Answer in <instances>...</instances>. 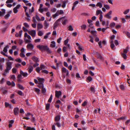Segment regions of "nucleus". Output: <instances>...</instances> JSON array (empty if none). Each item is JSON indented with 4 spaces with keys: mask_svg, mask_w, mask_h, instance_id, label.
I'll return each mask as SVG.
<instances>
[{
    "mask_svg": "<svg viewBox=\"0 0 130 130\" xmlns=\"http://www.w3.org/2000/svg\"><path fill=\"white\" fill-rule=\"evenodd\" d=\"M15 61L19 62H21L22 60L20 58H17L15 59Z\"/></svg>",
    "mask_w": 130,
    "mask_h": 130,
    "instance_id": "338daca9",
    "label": "nucleus"
},
{
    "mask_svg": "<svg viewBox=\"0 0 130 130\" xmlns=\"http://www.w3.org/2000/svg\"><path fill=\"white\" fill-rule=\"evenodd\" d=\"M81 28L82 29L85 30L86 27V26L85 24H84L81 26Z\"/></svg>",
    "mask_w": 130,
    "mask_h": 130,
    "instance_id": "c85d7f7f",
    "label": "nucleus"
},
{
    "mask_svg": "<svg viewBox=\"0 0 130 130\" xmlns=\"http://www.w3.org/2000/svg\"><path fill=\"white\" fill-rule=\"evenodd\" d=\"M43 27V25L40 23H38L37 24V27L38 29L42 28Z\"/></svg>",
    "mask_w": 130,
    "mask_h": 130,
    "instance_id": "b1692460",
    "label": "nucleus"
},
{
    "mask_svg": "<svg viewBox=\"0 0 130 130\" xmlns=\"http://www.w3.org/2000/svg\"><path fill=\"white\" fill-rule=\"evenodd\" d=\"M64 17L61 18L57 20L54 24L53 29L54 30L59 25V21L61 20Z\"/></svg>",
    "mask_w": 130,
    "mask_h": 130,
    "instance_id": "7ed1b4c3",
    "label": "nucleus"
},
{
    "mask_svg": "<svg viewBox=\"0 0 130 130\" xmlns=\"http://www.w3.org/2000/svg\"><path fill=\"white\" fill-rule=\"evenodd\" d=\"M68 30L69 31H72L73 30V29L71 25L69 26V27Z\"/></svg>",
    "mask_w": 130,
    "mask_h": 130,
    "instance_id": "ea45409f",
    "label": "nucleus"
},
{
    "mask_svg": "<svg viewBox=\"0 0 130 130\" xmlns=\"http://www.w3.org/2000/svg\"><path fill=\"white\" fill-rule=\"evenodd\" d=\"M96 6L97 7H99L100 8H101L102 7V4L101 3L99 2L97 3Z\"/></svg>",
    "mask_w": 130,
    "mask_h": 130,
    "instance_id": "393cba45",
    "label": "nucleus"
},
{
    "mask_svg": "<svg viewBox=\"0 0 130 130\" xmlns=\"http://www.w3.org/2000/svg\"><path fill=\"white\" fill-rule=\"evenodd\" d=\"M68 70H67L65 68L63 67L62 69V73H66Z\"/></svg>",
    "mask_w": 130,
    "mask_h": 130,
    "instance_id": "aec40b11",
    "label": "nucleus"
},
{
    "mask_svg": "<svg viewBox=\"0 0 130 130\" xmlns=\"http://www.w3.org/2000/svg\"><path fill=\"white\" fill-rule=\"evenodd\" d=\"M23 25L26 28H28L29 27V26L27 23H24L23 24Z\"/></svg>",
    "mask_w": 130,
    "mask_h": 130,
    "instance_id": "6e6d98bb",
    "label": "nucleus"
},
{
    "mask_svg": "<svg viewBox=\"0 0 130 130\" xmlns=\"http://www.w3.org/2000/svg\"><path fill=\"white\" fill-rule=\"evenodd\" d=\"M9 47L8 45H7L5 47H4L3 50V51L5 53L7 52V48H8Z\"/></svg>",
    "mask_w": 130,
    "mask_h": 130,
    "instance_id": "4be33fe9",
    "label": "nucleus"
},
{
    "mask_svg": "<svg viewBox=\"0 0 130 130\" xmlns=\"http://www.w3.org/2000/svg\"><path fill=\"white\" fill-rule=\"evenodd\" d=\"M44 29H46L47 28V27L49 25V24L48 23H47L46 21L45 20L44 22Z\"/></svg>",
    "mask_w": 130,
    "mask_h": 130,
    "instance_id": "2eb2a0df",
    "label": "nucleus"
},
{
    "mask_svg": "<svg viewBox=\"0 0 130 130\" xmlns=\"http://www.w3.org/2000/svg\"><path fill=\"white\" fill-rule=\"evenodd\" d=\"M15 66L17 68H19L21 66V65L19 63H17L15 65Z\"/></svg>",
    "mask_w": 130,
    "mask_h": 130,
    "instance_id": "bf43d9fd",
    "label": "nucleus"
},
{
    "mask_svg": "<svg viewBox=\"0 0 130 130\" xmlns=\"http://www.w3.org/2000/svg\"><path fill=\"white\" fill-rule=\"evenodd\" d=\"M28 33L32 37H35L36 34V32L35 30H32L28 31Z\"/></svg>",
    "mask_w": 130,
    "mask_h": 130,
    "instance_id": "20e7f679",
    "label": "nucleus"
},
{
    "mask_svg": "<svg viewBox=\"0 0 130 130\" xmlns=\"http://www.w3.org/2000/svg\"><path fill=\"white\" fill-rule=\"evenodd\" d=\"M53 98V95L52 94H51L50 96V98L48 100V102H51L52 101V99Z\"/></svg>",
    "mask_w": 130,
    "mask_h": 130,
    "instance_id": "58836bf2",
    "label": "nucleus"
},
{
    "mask_svg": "<svg viewBox=\"0 0 130 130\" xmlns=\"http://www.w3.org/2000/svg\"><path fill=\"white\" fill-rule=\"evenodd\" d=\"M13 12L14 13H16L18 12L17 9L16 8L14 7L13 9Z\"/></svg>",
    "mask_w": 130,
    "mask_h": 130,
    "instance_id": "de8ad7c7",
    "label": "nucleus"
},
{
    "mask_svg": "<svg viewBox=\"0 0 130 130\" xmlns=\"http://www.w3.org/2000/svg\"><path fill=\"white\" fill-rule=\"evenodd\" d=\"M12 62H7L6 63V69L5 70L6 73H9V71L12 68Z\"/></svg>",
    "mask_w": 130,
    "mask_h": 130,
    "instance_id": "f03ea898",
    "label": "nucleus"
},
{
    "mask_svg": "<svg viewBox=\"0 0 130 130\" xmlns=\"http://www.w3.org/2000/svg\"><path fill=\"white\" fill-rule=\"evenodd\" d=\"M55 125L57 126L58 127H60L61 126V125L59 122H57L55 124Z\"/></svg>",
    "mask_w": 130,
    "mask_h": 130,
    "instance_id": "4d7b16f0",
    "label": "nucleus"
},
{
    "mask_svg": "<svg viewBox=\"0 0 130 130\" xmlns=\"http://www.w3.org/2000/svg\"><path fill=\"white\" fill-rule=\"evenodd\" d=\"M34 41L35 43L39 42L40 41V39H35V40Z\"/></svg>",
    "mask_w": 130,
    "mask_h": 130,
    "instance_id": "e2e57ef3",
    "label": "nucleus"
},
{
    "mask_svg": "<svg viewBox=\"0 0 130 130\" xmlns=\"http://www.w3.org/2000/svg\"><path fill=\"white\" fill-rule=\"evenodd\" d=\"M20 56L24 58V57L25 56L24 54L23 53H21L20 54Z\"/></svg>",
    "mask_w": 130,
    "mask_h": 130,
    "instance_id": "603ef678",
    "label": "nucleus"
},
{
    "mask_svg": "<svg viewBox=\"0 0 130 130\" xmlns=\"http://www.w3.org/2000/svg\"><path fill=\"white\" fill-rule=\"evenodd\" d=\"M5 81L4 78H2L1 80L0 81V84H3L4 83Z\"/></svg>",
    "mask_w": 130,
    "mask_h": 130,
    "instance_id": "e433bc0d",
    "label": "nucleus"
},
{
    "mask_svg": "<svg viewBox=\"0 0 130 130\" xmlns=\"http://www.w3.org/2000/svg\"><path fill=\"white\" fill-rule=\"evenodd\" d=\"M115 23L114 22L111 23L110 25V26L111 27H113L115 26Z\"/></svg>",
    "mask_w": 130,
    "mask_h": 130,
    "instance_id": "79ce46f5",
    "label": "nucleus"
},
{
    "mask_svg": "<svg viewBox=\"0 0 130 130\" xmlns=\"http://www.w3.org/2000/svg\"><path fill=\"white\" fill-rule=\"evenodd\" d=\"M105 17L108 19H110L111 18V17L109 15H108V14L106 15H105Z\"/></svg>",
    "mask_w": 130,
    "mask_h": 130,
    "instance_id": "774afa93",
    "label": "nucleus"
},
{
    "mask_svg": "<svg viewBox=\"0 0 130 130\" xmlns=\"http://www.w3.org/2000/svg\"><path fill=\"white\" fill-rule=\"evenodd\" d=\"M11 78L13 80L15 81L16 80V78L14 75H12L11 76Z\"/></svg>",
    "mask_w": 130,
    "mask_h": 130,
    "instance_id": "72a5a7b5",
    "label": "nucleus"
},
{
    "mask_svg": "<svg viewBox=\"0 0 130 130\" xmlns=\"http://www.w3.org/2000/svg\"><path fill=\"white\" fill-rule=\"evenodd\" d=\"M50 104L49 103L47 104L46 105V110H48L50 107Z\"/></svg>",
    "mask_w": 130,
    "mask_h": 130,
    "instance_id": "f704fd0d",
    "label": "nucleus"
},
{
    "mask_svg": "<svg viewBox=\"0 0 130 130\" xmlns=\"http://www.w3.org/2000/svg\"><path fill=\"white\" fill-rule=\"evenodd\" d=\"M26 47L28 49L32 50L34 48V45L31 43H29L27 44Z\"/></svg>",
    "mask_w": 130,
    "mask_h": 130,
    "instance_id": "0eeeda50",
    "label": "nucleus"
},
{
    "mask_svg": "<svg viewBox=\"0 0 130 130\" xmlns=\"http://www.w3.org/2000/svg\"><path fill=\"white\" fill-rule=\"evenodd\" d=\"M12 71L13 73H15L17 72V70L15 68H13L12 69Z\"/></svg>",
    "mask_w": 130,
    "mask_h": 130,
    "instance_id": "a19ab883",
    "label": "nucleus"
},
{
    "mask_svg": "<svg viewBox=\"0 0 130 130\" xmlns=\"http://www.w3.org/2000/svg\"><path fill=\"white\" fill-rule=\"evenodd\" d=\"M37 78L38 80V81L39 82V84L42 85V86L43 85L42 83L43 82L44 79L43 78H40L39 77H37Z\"/></svg>",
    "mask_w": 130,
    "mask_h": 130,
    "instance_id": "9d476101",
    "label": "nucleus"
},
{
    "mask_svg": "<svg viewBox=\"0 0 130 130\" xmlns=\"http://www.w3.org/2000/svg\"><path fill=\"white\" fill-rule=\"evenodd\" d=\"M40 91V90L38 88H35V91L37 92L38 94L39 93Z\"/></svg>",
    "mask_w": 130,
    "mask_h": 130,
    "instance_id": "5fc2aeb1",
    "label": "nucleus"
},
{
    "mask_svg": "<svg viewBox=\"0 0 130 130\" xmlns=\"http://www.w3.org/2000/svg\"><path fill=\"white\" fill-rule=\"evenodd\" d=\"M87 101H85L82 104V106H85L87 104Z\"/></svg>",
    "mask_w": 130,
    "mask_h": 130,
    "instance_id": "c03bdc74",
    "label": "nucleus"
},
{
    "mask_svg": "<svg viewBox=\"0 0 130 130\" xmlns=\"http://www.w3.org/2000/svg\"><path fill=\"white\" fill-rule=\"evenodd\" d=\"M129 9H127L125 11H124L123 12V13L125 14H126L128 13L129 11Z\"/></svg>",
    "mask_w": 130,
    "mask_h": 130,
    "instance_id": "13d9d810",
    "label": "nucleus"
},
{
    "mask_svg": "<svg viewBox=\"0 0 130 130\" xmlns=\"http://www.w3.org/2000/svg\"><path fill=\"white\" fill-rule=\"evenodd\" d=\"M20 74L24 77H27L28 74L27 73L24 72L22 71L21 70L20 72Z\"/></svg>",
    "mask_w": 130,
    "mask_h": 130,
    "instance_id": "1a4fd4ad",
    "label": "nucleus"
},
{
    "mask_svg": "<svg viewBox=\"0 0 130 130\" xmlns=\"http://www.w3.org/2000/svg\"><path fill=\"white\" fill-rule=\"evenodd\" d=\"M95 54L96 55V57H97V58L99 59L100 60L103 59V57L101 55V54L99 53L96 52L95 53Z\"/></svg>",
    "mask_w": 130,
    "mask_h": 130,
    "instance_id": "6e6552de",
    "label": "nucleus"
},
{
    "mask_svg": "<svg viewBox=\"0 0 130 130\" xmlns=\"http://www.w3.org/2000/svg\"><path fill=\"white\" fill-rule=\"evenodd\" d=\"M102 12L100 10H98L96 11V15H98L100 14H102Z\"/></svg>",
    "mask_w": 130,
    "mask_h": 130,
    "instance_id": "412c9836",
    "label": "nucleus"
},
{
    "mask_svg": "<svg viewBox=\"0 0 130 130\" xmlns=\"http://www.w3.org/2000/svg\"><path fill=\"white\" fill-rule=\"evenodd\" d=\"M35 17L36 19L38 21H40L41 20V19L38 15H36Z\"/></svg>",
    "mask_w": 130,
    "mask_h": 130,
    "instance_id": "a18cd8bd",
    "label": "nucleus"
},
{
    "mask_svg": "<svg viewBox=\"0 0 130 130\" xmlns=\"http://www.w3.org/2000/svg\"><path fill=\"white\" fill-rule=\"evenodd\" d=\"M42 87V93L43 94H45L46 92V90L45 89L44 87V86L43 85H42L41 86Z\"/></svg>",
    "mask_w": 130,
    "mask_h": 130,
    "instance_id": "dca6fc26",
    "label": "nucleus"
},
{
    "mask_svg": "<svg viewBox=\"0 0 130 130\" xmlns=\"http://www.w3.org/2000/svg\"><path fill=\"white\" fill-rule=\"evenodd\" d=\"M51 46L53 47H54L55 46V42L54 41H52L51 42Z\"/></svg>",
    "mask_w": 130,
    "mask_h": 130,
    "instance_id": "5701e85b",
    "label": "nucleus"
},
{
    "mask_svg": "<svg viewBox=\"0 0 130 130\" xmlns=\"http://www.w3.org/2000/svg\"><path fill=\"white\" fill-rule=\"evenodd\" d=\"M12 12L11 11H10L8 12V13L6 14L4 17V18L6 19H8L9 17L10 16V14Z\"/></svg>",
    "mask_w": 130,
    "mask_h": 130,
    "instance_id": "f8f14e48",
    "label": "nucleus"
},
{
    "mask_svg": "<svg viewBox=\"0 0 130 130\" xmlns=\"http://www.w3.org/2000/svg\"><path fill=\"white\" fill-rule=\"evenodd\" d=\"M40 70H41L40 68H39V67H38L36 68V71L39 73H40Z\"/></svg>",
    "mask_w": 130,
    "mask_h": 130,
    "instance_id": "c756f323",
    "label": "nucleus"
},
{
    "mask_svg": "<svg viewBox=\"0 0 130 130\" xmlns=\"http://www.w3.org/2000/svg\"><path fill=\"white\" fill-rule=\"evenodd\" d=\"M122 56L125 59H126L127 56L126 54L123 53L122 54Z\"/></svg>",
    "mask_w": 130,
    "mask_h": 130,
    "instance_id": "473e14b6",
    "label": "nucleus"
},
{
    "mask_svg": "<svg viewBox=\"0 0 130 130\" xmlns=\"http://www.w3.org/2000/svg\"><path fill=\"white\" fill-rule=\"evenodd\" d=\"M37 47L42 52L46 51L48 54H51L52 52L51 50L47 45H38L37 46Z\"/></svg>",
    "mask_w": 130,
    "mask_h": 130,
    "instance_id": "f257e3e1",
    "label": "nucleus"
},
{
    "mask_svg": "<svg viewBox=\"0 0 130 130\" xmlns=\"http://www.w3.org/2000/svg\"><path fill=\"white\" fill-rule=\"evenodd\" d=\"M55 93V96L58 98H59V96L61 95L62 94L61 92L60 91H56Z\"/></svg>",
    "mask_w": 130,
    "mask_h": 130,
    "instance_id": "39448f33",
    "label": "nucleus"
},
{
    "mask_svg": "<svg viewBox=\"0 0 130 130\" xmlns=\"http://www.w3.org/2000/svg\"><path fill=\"white\" fill-rule=\"evenodd\" d=\"M28 69L29 72V73H31L33 70V67L32 66H30L28 68Z\"/></svg>",
    "mask_w": 130,
    "mask_h": 130,
    "instance_id": "a211bd4d",
    "label": "nucleus"
},
{
    "mask_svg": "<svg viewBox=\"0 0 130 130\" xmlns=\"http://www.w3.org/2000/svg\"><path fill=\"white\" fill-rule=\"evenodd\" d=\"M1 90L2 91L3 93L4 94H6L8 92L7 90H4L3 88H1Z\"/></svg>",
    "mask_w": 130,
    "mask_h": 130,
    "instance_id": "bb28decb",
    "label": "nucleus"
},
{
    "mask_svg": "<svg viewBox=\"0 0 130 130\" xmlns=\"http://www.w3.org/2000/svg\"><path fill=\"white\" fill-rule=\"evenodd\" d=\"M67 2V1H64L63 2L62 5L61 6L62 8H64L65 7L66 4V2Z\"/></svg>",
    "mask_w": 130,
    "mask_h": 130,
    "instance_id": "cd10ccee",
    "label": "nucleus"
},
{
    "mask_svg": "<svg viewBox=\"0 0 130 130\" xmlns=\"http://www.w3.org/2000/svg\"><path fill=\"white\" fill-rule=\"evenodd\" d=\"M26 130H36L34 128H31L30 127L28 126L26 129Z\"/></svg>",
    "mask_w": 130,
    "mask_h": 130,
    "instance_id": "a878e982",
    "label": "nucleus"
},
{
    "mask_svg": "<svg viewBox=\"0 0 130 130\" xmlns=\"http://www.w3.org/2000/svg\"><path fill=\"white\" fill-rule=\"evenodd\" d=\"M5 61V59L4 58H0V63L4 62Z\"/></svg>",
    "mask_w": 130,
    "mask_h": 130,
    "instance_id": "0e129e2a",
    "label": "nucleus"
},
{
    "mask_svg": "<svg viewBox=\"0 0 130 130\" xmlns=\"http://www.w3.org/2000/svg\"><path fill=\"white\" fill-rule=\"evenodd\" d=\"M31 59L34 61L36 62H39L38 58L35 56L32 57Z\"/></svg>",
    "mask_w": 130,
    "mask_h": 130,
    "instance_id": "9b49d317",
    "label": "nucleus"
},
{
    "mask_svg": "<svg viewBox=\"0 0 130 130\" xmlns=\"http://www.w3.org/2000/svg\"><path fill=\"white\" fill-rule=\"evenodd\" d=\"M91 33L92 34L94 37H96L97 36L96 35V31L95 30L91 31Z\"/></svg>",
    "mask_w": 130,
    "mask_h": 130,
    "instance_id": "f3484780",
    "label": "nucleus"
},
{
    "mask_svg": "<svg viewBox=\"0 0 130 130\" xmlns=\"http://www.w3.org/2000/svg\"><path fill=\"white\" fill-rule=\"evenodd\" d=\"M5 106L6 107H7L8 106H11V105L9 104L8 103L5 102Z\"/></svg>",
    "mask_w": 130,
    "mask_h": 130,
    "instance_id": "37998d69",
    "label": "nucleus"
},
{
    "mask_svg": "<svg viewBox=\"0 0 130 130\" xmlns=\"http://www.w3.org/2000/svg\"><path fill=\"white\" fill-rule=\"evenodd\" d=\"M69 39H67L64 41V44L65 45H66L68 42Z\"/></svg>",
    "mask_w": 130,
    "mask_h": 130,
    "instance_id": "680f3d73",
    "label": "nucleus"
},
{
    "mask_svg": "<svg viewBox=\"0 0 130 130\" xmlns=\"http://www.w3.org/2000/svg\"><path fill=\"white\" fill-rule=\"evenodd\" d=\"M60 115H57L55 118V120L56 122H58L60 120Z\"/></svg>",
    "mask_w": 130,
    "mask_h": 130,
    "instance_id": "ddd939ff",
    "label": "nucleus"
},
{
    "mask_svg": "<svg viewBox=\"0 0 130 130\" xmlns=\"http://www.w3.org/2000/svg\"><path fill=\"white\" fill-rule=\"evenodd\" d=\"M90 90L92 92H93L94 93L95 92L94 88L93 87H91L90 88Z\"/></svg>",
    "mask_w": 130,
    "mask_h": 130,
    "instance_id": "49530a36",
    "label": "nucleus"
},
{
    "mask_svg": "<svg viewBox=\"0 0 130 130\" xmlns=\"http://www.w3.org/2000/svg\"><path fill=\"white\" fill-rule=\"evenodd\" d=\"M41 70L44 69L46 68V67L43 64H41L40 66Z\"/></svg>",
    "mask_w": 130,
    "mask_h": 130,
    "instance_id": "7c9ffc66",
    "label": "nucleus"
},
{
    "mask_svg": "<svg viewBox=\"0 0 130 130\" xmlns=\"http://www.w3.org/2000/svg\"><path fill=\"white\" fill-rule=\"evenodd\" d=\"M17 93L19 94L21 96L23 94L22 92L20 90L18 91Z\"/></svg>",
    "mask_w": 130,
    "mask_h": 130,
    "instance_id": "3c124183",
    "label": "nucleus"
},
{
    "mask_svg": "<svg viewBox=\"0 0 130 130\" xmlns=\"http://www.w3.org/2000/svg\"><path fill=\"white\" fill-rule=\"evenodd\" d=\"M19 108L18 107L14 108L13 109L14 114L15 115H18L19 113Z\"/></svg>",
    "mask_w": 130,
    "mask_h": 130,
    "instance_id": "423d86ee",
    "label": "nucleus"
},
{
    "mask_svg": "<svg viewBox=\"0 0 130 130\" xmlns=\"http://www.w3.org/2000/svg\"><path fill=\"white\" fill-rule=\"evenodd\" d=\"M104 7L107 10L109 9H110V7L108 5H104Z\"/></svg>",
    "mask_w": 130,
    "mask_h": 130,
    "instance_id": "c9c22d12",
    "label": "nucleus"
},
{
    "mask_svg": "<svg viewBox=\"0 0 130 130\" xmlns=\"http://www.w3.org/2000/svg\"><path fill=\"white\" fill-rule=\"evenodd\" d=\"M7 29V27H6L4 28H3L2 29V31L3 33H4L6 31Z\"/></svg>",
    "mask_w": 130,
    "mask_h": 130,
    "instance_id": "8fccbe9b",
    "label": "nucleus"
},
{
    "mask_svg": "<svg viewBox=\"0 0 130 130\" xmlns=\"http://www.w3.org/2000/svg\"><path fill=\"white\" fill-rule=\"evenodd\" d=\"M120 88L122 90H124L125 89V87L123 85H121L120 86Z\"/></svg>",
    "mask_w": 130,
    "mask_h": 130,
    "instance_id": "2f4dec72",
    "label": "nucleus"
},
{
    "mask_svg": "<svg viewBox=\"0 0 130 130\" xmlns=\"http://www.w3.org/2000/svg\"><path fill=\"white\" fill-rule=\"evenodd\" d=\"M42 73H46V74H48V71L47 70H42Z\"/></svg>",
    "mask_w": 130,
    "mask_h": 130,
    "instance_id": "864d4df0",
    "label": "nucleus"
},
{
    "mask_svg": "<svg viewBox=\"0 0 130 130\" xmlns=\"http://www.w3.org/2000/svg\"><path fill=\"white\" fill-rule=\"evenodd\" d=\"M79 2L78 1H75L73 4V6L72 8V10L73 11L75 9V8L76 6L75 5L78 4Z\"/></svg>",
    "mask_w": 130,
    "mask_h": 130,
    "instance_id": "4468645a",
    "label": "nucleus"
},
{
    "mask_svg": "<svg viewBox=\"0 0 130 130\" xmlns=\"http://www.w3.org/2000/svg\"><path fill=\"white\" fill-rule=\"evenodd\" d=\"M99 21H97L96 22V26L97 27H100V26L99 25Z\"/></svg>",
    "mask_w": 130,
    "mask_h": 130,
    "instance_id": "69168bd1",
    "label": "nucleus"
},
{
    "mask_svg": "<svg viewBox=\"0 0 130 130\" xmlns=\"http://www.w3.org/2000/svg\"><path fill=\"white\" fill-rule=\"evenodd\" d=\"M18 86L19 88L21 90H24V88L23 87V86L19 84H18Z\"/></svg>",
    "mask_w": 130,
    "mask_h": 130,
    "instance_id": "6ab92c4d",
    "label": "nucleus"
},
{
    "mask_svg": "<svg viewBox=\"0 0 130 130\" xmlns=\"http://www.w3.org/2000/svg\"><path fill=\"white\" fill-rule=\"evenodd\" d=\"M13 0H7L6 2V3L8 4V3H12L13 2Z\"/></svg>",
    "mask_w": 130,
    "mask_h": 130,
    "instance_id": "09e8293b",
    "label": "nucleus"
},
{
    "mask_svg": "<svg viewBox=\"0 0 130 130\" xmlns=\"http://www.w3.org/2000/svg\"><path fill=\"white\" fill-rule=\"evenodd\" d=\"M43 35V33L42 31H39L38 33V35L40 36H42Z\"/></svg>",
    "mask_w": 130,
    "mask_h": 130,
    "instance_id": "4c0bfd02",
    "label": "nucleus"
},
{
    "mask_svg": "<svg viewBox=\"0 0 130 130\" xmlns=\"http://www.w3.org/2000/svg\"><path fill=\"white\" fill-rule=\"evenodd\" d=\"M87 80L89 81V82L91 81L92 80V78L90 76H89L87 78Z\"/></svg>",
    "mask_w": 130,
    "mask_h": 130,
    "instance_id": "052dcab7",
    "label": "nucleus"
}]
</instances>
